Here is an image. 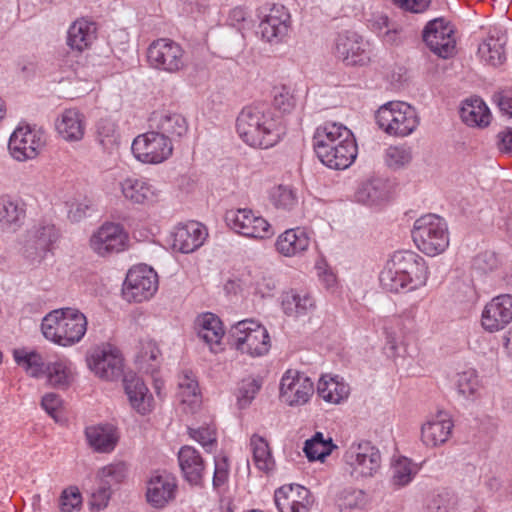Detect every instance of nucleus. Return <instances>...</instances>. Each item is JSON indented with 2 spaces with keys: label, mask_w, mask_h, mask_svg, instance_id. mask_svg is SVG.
Returning <instances> with one entry per match:
<instances>
[{
  "label": "nucleus",
  "mask_w": 512,
  "mask_h": 512,
  "mask_svg": "<svg viewBox=\"0 0 512 512\" xmlns=\"http://www.w3.org/2000/svg\"><path fill=\"white\" fill-rule=\"evenodd\" d=\"M134 156L147 164H158L168 159L173 151L171 139L156 130L137 136L131 146Z\"/></svg>",
  "instance_id": "9"
},
{
  "label": "nucleus",
  "mask_w": 512,
  "mask_h": 512,
  "mask_svg": "<svg viewBox=\"0 0 512 512\" xmlns=\"http://www.w3.org/2000/svg\"><path fill=\"white\" fill-rule=\"evenodd\" d=\"M198 336L207 344H219L224 330L221 320L213 313H204L197 318Z\"/></svg>",
  "instance_id": "40"
},
{
  "label": "nucleus",
  "mask_w": 512,
  "mask_h": 512,
  "mask_svg": "<svg viewBox=\"0 0 512 512\" xmlns=\"http://www.w3.org/2000/svg\"><path fill=\"white\" fill-rule=\"evenodd\" d=\"M343 461L350 476L359 480L374 477L381 468L382 457L380 450L372 442L361 440L354 441L347 447Z\"/></svg>",
  "instance_id": "6"
},
{
  "label": "nucleus",
  "mask_w": 512,
  "mask_h": 512,
  "mask_svg": "<svg viewBox=\"0 0 512 512\" xmlns=\"http://www.w3.org/2000/svg\"><path fill=\"white\" fill-rule=\"evenodd\" d=\"M61 399L55 393H48L42 397L41 405L43 409L54 419L57 420V411L61 406Z\"/></svg>",
  "instance_id": "64"
},
{
  "label": "nucleus",
  "mask_w": 512,
  "mask_h": 512,
  "mask_svg": "<svg viewBox=\"0 0 512 512\" xmlns=\"http://www.w3.org/2000/svg\"><path fill=\"white\" fill-rule=\"evenodd\" d=\"M43 132L32 129L30 126L18 127L10 136L9 150L18 161L35 158L44 146Z\"/></svg>",
  "instance_id": "17"
},
{
  "label": "nucleus",
  "mask_w": 512,
  "mask_h": 512,
  "mask_svg": "<svg viewBox=\"0 0 512 512\" xmlns=\"http://www.w3.org/2000/svg\"><path fill=\"white\" fill-rule=\"evenodd\" d=\"M26 218L25 203L10 195L0 196V230L3 232H16Z\"/></svg>",
  "instance_id": "27"
},
{
  "label": "nucleus",
  "mask_w": 512,
  "mask_h": 512,
  "mask_svg": "<svg viewBox=\"0 0 512 512\" xmlns=\"http://www.w3.org/2000/svg\"><path fill=\"white\" fill-rule=\"evenodd\" d=\"M453 422L445 411H438L421 428V438L426 446L435 447L445 443L452 431Z\"/></svg>",
  "instance_id": "25"
},
{
  "label": "nucleus",
  "mask_w": 512,
  "mask_h": 512,
  "mask_svg": "<svg viewBox=\"0 0 512 512\" xmlns=\"http://www.w3.org/2000/svg\"><path fill=\"white\" fill-rule=\"evenodd\" d=\"M225 220L231 229L245 237L266 239L274 234L268 221L251 209L229 211L226 213Z\"/></svg>",
  "instance_id": "11"
},
{
  "label": "nucleus",
  "mask_w": 512,
  "mask_h": 512,
  "mask_svg": "<svg viewBox=\"0 0 512 512\" xmlns=\"http://www.w3.org/2000/svg\"><path fill=\"white\" fill-rule=\"evenodd\" d=\"M124 198L134 204H151L157 201L160 191L143 177H127L120 182Z\"/></svg>",
  "instance_id": "23"
},
{
  "label": "nucleus",
  "mask_w": 512,
  "mask_h": 512,
  "mask_svg": "<svg viewBox=\"0 0 512 512\" xmlns=\"http://www.w3.org/2000/svg\"><path fill=\"white\" fill-rule=\"evenodd\" d=\"M423 41L438 57L447 59L455 54L454 30L443 18H435L423 30Z\"/></svg>",
  "instance_id": "12"
},
{
  "label": "nucleus",
  "mask_w": 512,
  "mask_h": 512,
  "mask_svg": "<svg viewBox=\"0 0 512 512\" xmlns=\"http://www.w3.org/2000/svg\"><path fill=\"white\" fill-rule=\"evenodd\" d=\"M87 318L77 309L61 308L48 313L41 330L47 340L63 347L79 343L87 331Z\"/></svg>",
  "instance_id": "3"
},
{
  "label": "nucleus",
  "mask_w": 512,
  "mask_h": 512,
  "mask_svg": "<svg viewBox=\"0 0 512 512\" xmlns=\"http://www.w3.org/2000/svg\"><path fill=\"white\" fill-rule=\"evenodd\" d=\"M150 127L167 138H180L188 131L186 119L177 113H154L150 119Z\"/></svg>",
  "instance_id": "31"
},
{
  "label": "nucleus",
  "mask_w": 512,
  "mask_h": 512,
  "mask_svg": "<svg viewBox=\"0 0 512 512\" xmlns=\"http://www.w3.org/2000/svg\"><path fill=\"white\" fill-rule=\"evenodd\" d=\"M55 126L58 134L66 141H79L84 136V116L76 109L63 111Z\"/></svg>",
  "instance_id": "30"
},
{
  "label": "nucleus",
  "mask_w": 512,
  "mask_h": 512,
  "mask_svg": "<svg viewBox=\"0 0 512 512\" xmlns=\"http://www.w3.org/2000/svg\"><path fill=\"white\" fill-rule=\"evenodd\" d=\"M96 23L86 18L74 21L67 32V45L75 51L82 52L89 48L96 39Z\"/></svg>",
  "instance_id": "28"
},
{
  "label": "nucleus",
  "mask_w": 512,
  "mask_h": 512,
  "mask_svg": "<svg viewBox=\"0 0 512 512\" xmlns=\"http://www.w3.org/2000/svg\"><path fill=\"white\" fill-rule=\"evenodd\" d=\"M507 41V35L503 32L498 31L491 34L478 47L480 58L494 67L503 64L506 60L505 46Z\"/></svg>",
  "instance_id": "34"
},
{
  "label": "nucleus",
  "mask_w": 512,
  "mask_h": 512,
  "mask_svg": "<svg viewBox=\"0 0 512 512\" xmlns=\"http://www.w3.org/2000/svg\"><path fill=\"white\" fill-rule=\"evenodd\" d=\"M207 235L206 228L197 221L179 224L171 233L172 247L181 253H191L202 246Z\"/></svg>",
  "instance_id": "20"
},
{
  "label": "nucleus",
  "mask_w": 512,
  "mask_h": 512,
  "mask_svg": "<svg viewBox=\"0 0 512 512\" xmlns=\"http://www.w3.org/2000/svg\"><path fill=\"white\" fill-rule=\"evenodd\" d=\"M313 392V382L303 373L288 370L281 379L280 397L289 406L307 403Z\"/></svg>",
  "instance_id": "18"
},
{
  "label": "nucleus",
  "mask_w": 512,
  "mask_h": 512,
  "mask_svg": "<svg viewBox=\"0 0 512 512\" xmlns=\"http://www.w3.org/2000/svg\"><path fill=\"white\" fill-rule=\"evenodd\" d=\"M127 475V465L124 462L111 463L103 467L98 476L102 483L112 486L122 482Z\"/></svg>",
  "instance_id": "51"
},
{
  "label": "nucleus",
  "mask_w": 512,
  "mask_h": 512,
  "mask_svg": "<svg viewBox=\"0 0 512 512\" xmlns=\"http://www.w3.org/2000/svg\"><path fill=\"white\" fill-rule=\"evenodd\" d=\"M493 100L504 115L512 118V89H503L495 93Z\"/></svg>",
  "instance_id": "61"
},
{
  "label": "nucleus",
  "mask_w": 512,
  "mask_h": 512,
  "mask_svg": "<svg viewBox=\"0 0 512 512\" xmlns=\"http://www.w3.org/2000/svg\"><path fill=\"white\" fill-rule=\"evenodd\" d=\"M44 375L51 386L60 389L68 387L72 379L69 364L65 360L48 363Z\"/></svg>",
  "instance_id": "43"
},
{
  "label": "nucleus",
  "mask_w": 512,
  "mask_h": 512,
  "mask_svg": "<svg viewBox=\"0 0 512 512\" xmlns=\"http://www.w3.org/2000/svg\"><path fill=\"white\" fill-rule=\"evenodd\" d=\"M177 457L184 479L191 485L201 486L205 475V461L200 452L185 445L180 448Z\"/></svg>",
  "instance_id": "24"
},
{
  "label": "nucleus",
  "mask_w": 512,
  "mask_h": 512,
  "mask_svg": "<svg viewBox=\"0 0 512 512\" xmlns=\"http://www.w3.org/2000/svg\"><path fill=\"white\" fill-rule=\"evenodd\" d=\"M313 148L318 159L328 168L335 170L350 167L358 154L356 140L351 130L335 122H326L316 128Z\"/></svg>",
  "instance_id": "2"
},
{
  "label": "nucleus",
  "mask_w": 512,
  "mask_h": 512,
  "mask_svg": "<svg viewBox=\"0 0 512 512\" xmlns=\"http://www.w3.org/2000/svg\"><path fill=\"white\" fill-rule=\"evenodd\" d=\"M147 59L151 67L167 73H177L186 67L185 51L168 38L153 41L148 47Z\"/></svg>",
  "instance_id": "8"
},
{
  "label": "nucleus",
  "mask_w": 512,
  "mask_h": 512,
  "mask_svg": "<svg viewBox=\"0 0 512 512\" xmlns=\"http://www.w3.org/2000/svg\"><path fill=\"white\" fill-rule=\"evenodd\" d=\"M333 448H335V445L313 443V446L309 449L308 443H305L303 451L310 461H323L325 457L331 454Z\"/></svg>",
  "instance_id": "59"
},
{
  "label": "nucleus",
  "mask_w": 512,
  "mask_h": 512,
  "mask_svg": "<svg viewBox=\"0 0 512 512\" xmlns=\"http://www.w3.org/2000/svg\"><path fill=\"white\" fill-rule=\"evenodd\" d=\"M111 496V487L100 481L98 489L92 493L91 504L97 509H102L107 506Z\"/></svg>",
  "instance_id": "62"
},
{
  "label": "nucleus",
  "mask_w": 512,
  "mask_h": 512,
  "mask_svg": "<svg viewBox=\"0 0 512 512\" xmlns=\"http://www.w3.org/2000/svg\"><path fill=\"white\" fill-rule=\"evenodd\" d=\"M81 504V495L77 489L64 490L60 498V509L62 512H72Z\"/></svg>",
  "instance_id": "60"
},
{
  "label": "nucleus",
  "mask_w": 512,
  "mask_h": 512,
  "mask_svg": "<svg viewBox=\"0 0 512 512\" xmlns=\"http://www.w3.org/2000/svg\"><path fill=\"white\" fill-rule=\"evenodd\" d=\"M390 266L405 273L410 280H414V286H423L428 279V268L424 259L412 251H397L387 261Z\"/></svg>",
  "instance_id": "21"
},
{
  "label": "nucleus",
  "mask_w": 512,
  "mask_h": 512,
  "mask_svg": "<svg viewBox=\"0 0 512 512\" xmlns=\"http://www.w3.org/2000/svg\"><path fill=\"white\" fill-rule=\"evenodd\" d=\"M236 130L246 144L262 149L274 146L285 134L281 116L265 102L244 107L237 117Z\"/></svg>",
  "instance_id": "1"
},
{
  "label": "nucleus",
  "mask_w": 512,
  "mask_h": 512,
  "mask_svg": "<svg viewBox=\"0 0 512 512\" xmlns=\"http://www.w3.org/2000/svg\"><path fill=\"white\" fill-rule=\"evenodd\" d=\"M390 193L391 186L386 179L372 178L359 186L355 198L366 205H379L388 201Z\"/></svg>",
  "instance_id": "29"
},
{
  "label": "nucleus",
  "mask_w": 512,
  "mask_h": 512,
  "mask_svg": "<svg viewBox=\"0 0 512 512\" xmlns=\"http://www.w3.org/2000/svg\"><path fill=\"white\" fill-rule=\"evenodd\" d=\"M385 163L392 169H399L408 164L411 159V152L409 148L403 146H390L385 151Z\"/></svg>",
  "instance_id": "53"
},
{
  "label": "nucleus",
  "mask_w": 512,
  "mask_h": 512,
  "mask_svg": "<svg viewBox=\"0 0 512 512\" xmlns=\"http://www.w3.org/2000/svg\"><path fill=\"white\" fill-rule=\"evenodd\" d=\"M457 391L466 399H474L480 388V380L476 370L468 369L457 374Z\"/></svg>",
  "instance_id": "46"
},
{
  "label": "nucleus",
  "mask_w": 512,
  "mask_h": 512,
  "mask_svg": "<svg viewBox=\"0 0 512 512\" xmlns=\"http://www.w3.org/2000/svg\"><path fill=\"white\" fill-rule=\"evenodd\" d=\"M272 109L282 117V114L290 113L295 107V99L285 86L273 89Z\"/></svg>",
  "instance_id": "49"
},
{
  "label": "nucleus",
  "mask_w": 512,
  "mask_h": 512,
  "mask_svg": "<svg viewBox=\"0 0 512 512\" xmlns=\"http://www.w3.org/2000/svg\"><path fill=\"white\" fill-rule=\"evenodd\" d=\"M283 312L294 318L306 316L314 311L315 301L312 296L303 291L290 290L282 295Z\"/></svg>",
  "instance_id": "32"
},
{
  "label": "nucleus",
  "mask_w": 512,
  "mask_h": 512,
  "mask_svg": "<svg viewBox=\"0 0 512 512\" xmlns=\"http://www.w3.org/2000/svg\"><path fill=\"white\" fill-rule=\"evenodd\" d=\"M15 362L21 366L30 376L41 377L45 374L46 364L41 354L36 351L16 349L13 353Z\"/></svg>",
  "instance_id": "42"
},
{
  "label": "nucleus",
  "mask_w": 512,
  "mask_h": 512,
  "mask_svg": "<svg viewBox=\"0 0 512 512\" xmlns=\"http://www.w3.org/2000/svg\"><path fill=\"white\" fill-rule=\"evenodd\" d=\"M512 321V295L502 294L494 297L482 311V327L490 332L503 330Z\"/></svg>",
  "instance_id": "19"
},
{
  "label": "nucleus",
  "mask_w": 512,
  "mask_h": 512,
  "mask_svg": "<svg viewBox=\"0 0 512 512\" xmlns=\"http://www.w3.org/2000/svg\"><path fill=\"white\" fill-rule=\"evenodd\" d=\"M189 436L200 443L207 452H211L217 443L214 430L209 427H201L198 429L189 428Z\"/></svg>",
  "instance_id": "55"
},
{
  "label": "nucleus",
  "mask_w": 512,
  "mask_h": 512,
  "mask_svg": "<svg viewBox=\"0 0 512 512\" xmlns=\"http://www.w3.org/2000/svg\"><path fill=\"white\" fill-rule=\"evenodd\" d=\"M128 242V235L118 223L106 222L90 237L91 250L100 257L123 251Z\"/></svg>",
  "instance_id": "14"
},
{
  "label": "nucleus",
  "mask_w": 512,
  "mask_h": 512,
  "mask_svg": "<svg viewBox=\"0 0 512 512\" xmlns=\"http://www.w3.org/2000/svg\"><path fill=\"white\" fill-rule=\"evenodd\" d=\"M85 435L89 445L97 452H111L117 444V436L111 427H87Z\"/></svg>",
  "instance_id": "38"
},
{
  "label": "nucleus",
  "mask_w": 512,
  "mask_h": 512,
  "mask_svg": "<svg viewBox=\"0 0 512 512\" xmlns=\"http://www.w3.org/2000/svg\"><path fill=\"white\" fill-rule=\"evenodd\" d=\"M411 234L417 248L428 256L439 255L449 246L447 223L436 214L418 218Z\"/></svg>",
  "instance_id": "4"
},
{
  "label": "nucleus",
  "mask_w": 512,
  "mask_h": 512,
  "mask_svg": "<svg viewBox=\"0 0 512 512\" xmlns=\"http://www.w3.org/2000/svg\"><path fill=\"white\" fill-rule=\"evenodd\" d=\"M87 361L89 368L101 379L114 381L123 376V358L111 345L94 348Z\"/></svg>",
  "instance_id": "15"
},
{
  "label": "nucleus",
  "mask_w": 512,
  "mask_h": 512,
  "mask_svg": "<svg viewBox=\"0 0 512 512\" xmlns=\"http://www.w3.org/2000/svg\"><path fill=\"white\" fill-rule=\"evenodd\" d=\"M365 502V494L362 490L347 488L342 490L337 498L340 511H347L361 507Z\"/></svg>",
  "instance_id": "52"
},
{
  "label": "nucleus",
  "mask_w": 512,
  "mask_h": 512,
  "mask_svg": "<svg viewBox=\"0 0 512 512\" xmlns=\"http://www.w3.org/2000/svg\"><path fill=\"white\" fill-rule=\"evenodd\" d=\"M158 289L157 273L146 265L131 268L123 283L122 293L129 302H143Z\"/></svg>",
  "instance_id": "10"
},
{
  "label": "nucleus",
  "mask_w": 512,
  "mask_h": 512,
  "mask_svg": "<svg viewBox=\"0 0 512 512\" xmlns=\"http://www.w3.org/2000/svg\"><path fill=\"white\" fill-rule=\"evenodd\" d=\"M280 491L284 492L289 498L293 499L296 504L299 505H305L307 508V511L309 510L310 500H309V494L310 491L299 485V484H289L284 485L280 488H278Z\"/></svg>",
  "instance_id": "56"
},
{
  "label": "nucleus",
  "mask_w": 512,
  "mask_h": 512,
  "mask_svg": "<svg viewBox=\"0 0 512 512\" xmlns=\"http://www.w3.org/2000/svg\"><path fill=\"white\" fill-rule=\"evenodd\" d=\"M417 467L406 457H401L392 466V484L401 488L408 485L417 474Z\"/></svg>",
  "instance_id": "45"
},
{
  "label": "nucleus",
  "mask_w": 512,
  "mask_h": 512,
  "mask_svg": "<svg viewBox=\"0 0 512 512\" xmlns=\"http://www.w3.org/2000/svg\"><path fill=\"white\" fill-rule=\"evenodd\" d=\"M380 129L391 136L405 137L418 126L416 110L401 101H392L382 105L375 114Z\"/></svg>",
  "instance_id": "5"
},
{
  "label": "nucleus",
  "mask_w": 512,
  "mask_h": 512,
  "mask_svg": "<svg viewBox=\"0 0 512 512\" xmlns=\"http://www.w3.org/2000/svg\"><path fill=\"white\" fill-rule=\"evenodd\" d=\"M270 198L274 206L291 210L297 204V196L289 186L279 185L271 191Z\"/></svg>",
  "instance_id": "50"
},
{
  "label": "nucleus",
  "mask_w": 512,
  "mask_h": 512,
  "mask_svg": "<svg viewBox=\"0 0 512 512\" xmlns=\"http://www.w3.org/2000/svg\"><path fill=\"white\" fill-rule=\"evenodd\" d=\"M59 231L53 224L40 223L27 232L24 254L32 263H41L59 239Z\"/></svg>",
  "instance_id": "13"
},
{
  "label": "nucleus",
  "mask_w": 512,
  "mask_h": 512,
  "mask_svg": "<svg viewBox=\"0 0 512 512\" xmlns=\"http://www.w3.org/2000/svg\"><path fill=\"white\" fill-rule=\"evenodd\" d=\"M250 446L256 467L264 472L269 471L273 466V459L267 441L254 434L250 439Z\"/></svg>",
  "instance_id": "44"
},
{
  "label": "nucleus",
  "mask_w": 512,
  "mask_h": 512,
  "mask_svg": "<svg viewBox=\"0 0 512 512\" xmlns=\"http://www.w3.org/2000/svg\"><path fill=\"white\" fill-rule=\"evenodd\" d=\"M379 280L384 290L393 293L411 291L419 287L414 286V280H410L405 273L398 271L396 267L390 266L389 263H386V266L381 271Z\"/></svg>",
  "instance_id": "37"
},
{
  "label": "nucleus",
  "mask_w": 512,
  "mask_h": 512,
  "mask_svg": "<svg viewBox=\"0 0 512 512\" xmlns=\"http://www.w3.org/2000/svg\"><path fill=\"white\" fill-rule=\"evenodd\" d=\"M123 385L131 406L140 414L150 411V396L144 382L135 374L129 373L123 377Z\"/></svg>",
  "instance_id": "33"
},
{
  "label": "nucleus",
  "mask_w": 512,
  "mask_h": 512,
  "mask_svg": "<svg viewBox=\"0 0 512 512\" xmlns=\"http://www.w3.org/2000/svg\"><path fill=\"white\" fill-rule=\"evenodd\" d=\"M262 387V380L260 378L248 377L239 383L237 402L239 408L244 409L248 407L256 394Z\"/></svg>",
  "instance_id": "48"
},
{
  "label": "nucleus",
  "mask_w": 512,
  "mask_h": 512,
  "mask_svg": "<svg viewBox=\"0 0 512 512\" xmlns=\"http://www.w3.org/2000/svg\"><path fill=\"white\" fill-rule=\"evenodd\" d=\"M213 488L220 491L229 480V464L227 457L214 458Z\"/></svg>",
  "instance_id": "54"
},
{
  "label": "nucleus",
  "mask_w": 512,
  "mask_h": 512,
  "mask_svg": "<svg viewBox=\"0 0 512 512\" xmlns=\"http://www.w3.org/2000/svg\"><path fill=\"white\" fill-rule=\"evenodd\" d=\"M230 337L234 347L252 357L263 356L270 349L267 329L253 320H242L231 327Z\"/></svg>",
  "instance_id": "7"
},
{
  "label": "nucleus",
  "mask_w": 512,
  "mask_h": 512,
  "mask_svg": "<svg viewBox=\"0 0 512 512\" xmlns=\"http://www.w3.org/2000/svg\"><path fill=\"white\" fill-rule=\"evenodd\" d=\"M498 258L494 252L485 251L474 258L473 265L482 272L493 271L498 267Z\"/></svg>",
  "instance_id": "58"
},
{
  "label": "nucleus",
  "mask_w": 512,
  "mask_h": 512,
  "mask_svg": "<svg viewBox=\"0 0 512 512\" xmlns=\"http://www.w3.org/2000/svg\"><path fill=\"white\" fill-rule=\"evenodd\" d=\"M310 244L307 232L300 227L288 229L278 236L276 241L277 251L284 256H294L305 251Z\"/></svg>",
  "instance_id": "35"
},
{
  "label": "nucleus",
  "mask_w": 512,
  "mask_h": 512,
  "mask_svg": "<svg viewBox=\"0 0 512 512\" xmlns=\"http://www.w3.org/2000/svg\"><path fill=\"white\" fill-rule=\"evenodd\" d=\"M97 133L101 143L111 142L116 134V125L110 119H101L97 124Z\"/></svg>",
  "instance_id": "63"
},
{
  "label": "nucleus",
  "mask_w": 512,
  "mask_h": 512,
  "mask_svg": "<svg viewBox=\"0 0 512 512\" xmlns=\"http://www.w3.org/2000/svg\"><path fill=\"white\" fill-rule=\"evenodd\" d=\"M335 55L347 66H363L370 60L369 43L356 32L345 31L336 38Z\"/></svg>",
  "instance_id": "16"
},
{
  "label": "nucleus",
  "mask_w": 512,
  "mask_h": 512,
  "mask_svg": "<svg viewBox=\"0 0 512 512\" xmlns=\"http://www.w3.org/2000/svg\"><path fill=\"white\" fill-rule=\"evenodd\" d=\"M290 14L283 5H273L259 24L262 38L270 43L280 42L288 33Z\"/></svg>",
  "instance_id": "22"
},
{
  "label": "nucleus",
  "mask_w": 512,
  "mask_h": 512,
  "mask_svg": "<svg viewBox=\"0 0 512 512\" xmlns=\"http://www.w3.org/2000/svg\"><path fill=\"white\" fill-rule=\"evenodd\" d=\"M274 500L280 512H308L305 505L298 506L293 499L289 498V496L279 489L275 491Z\"/></svg>",
  "instance_id": "57"
},
{
  "label": "nucleus",
  "mask_w": 512,
  "mask_h": 512,
  "mask_svg": "<svg viewBox=\"0 0 512 512\" xmlns=\"http://www.w3.org/2000/svg\"><path fill=\"white\" fill-rule=\"evenodd\" d=\"M349 386L338 377L323 376L317 385L318 395L326 402L338 404L349 395Z\"/></svg>",
  "instance_id": "39"
},
{
  "label": "nucleus",
  "mask_w": 512,
  "mask_h": 512,
  "mask_svg": "<svg viewBox=\"0 0 512 512\" xmlns=\"http://www.w3.org/2000/svg\"><path fill=\"white\" fill-rule=\"evenodd\" d=\"M176 489V479L173 475L167 472L157 473L148 482L147 501L156 508H162L175 497Z\"/></svg>",
  "instance_id": "26"
},
{
  "label": "nucleus",
  "mask_w": 512,
  "mask_h": 512,
  "mask_svg": "<svg viewBox=\"0 0 512 512\" xmlns=\"http://www.w3.org/2000/svg\"><path fill=\"white\" fill-rule=\"evenodd\" d=\"M429 508L433 512H460L462 510L461 500L454 492L449 490H443L435 495L429 504Z\"/></svg>",
  "instance_id": "47"
},
{
  "label": "nucleus",
  "mask_w": 512,
  "mask_h": 512,
  "mask_svg": "<svg viewBox=\"0 0 512 512\" xmlns=\"http://www.w3.org/2000/svg\"><path fill=\"white\" fill-rule=\"evenodd\" d=\"M460 117L468 126L486 127L490 123L491 113L481 98L472 97L462 103Z\"/></svg>",
  "instance_id": "36"
},
{
  "label": "nucleus",
  "mask_w": 512,
  "mask_h": 512,
  "mask_svg": "<svg viewBox=\"0 0 512 512\" xmlns=\"http://www.w3.org/2000/svg\"><path fill=\"white\" fill-rule=\"evenodd\" d=\"M178 389V397L183 404H188L191 409H194L199 405V386L192 371H182V373L179 375Z\"/></svg>",
  "instance_id": "41"
}]
</instances>
